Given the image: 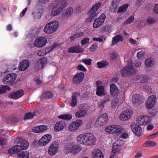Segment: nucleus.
<instances>
[{"label": "nucleus", "mask_w": 158, "mask_h": 158, "mask_svg": "<svg viewBox=\"0 0 158 158\" xmlns=\"http://www.w3.org/2000/svg\"><path fill=\"white\" fill-rule=\"evenodd\" d=\"M79 144L86 146H91L95 145L97 141V138L91 133L81 134L76 138Z\"/></svg>", "instance_id": "obj_1"}, {"label": "nucleus", "mask_w": 158, "mask_h": 158, "mask_svg": "<svg viewBox=\"0 0 158 158\" xmlns=\"http://www.w3.org/2000/svg\"><path fill=\"white\" fill-rule=\"evenodd\" d=\"M129 56V52L126 53L124 55L125 61L128 62H129L128 64H130V65L125 67L122 70V75L124 76L132 74L135 72V70L133 67V63L131 62L130 61V59Z\"/></svg>", "instance_id": "obj_2"}, {"label": "nucleus", "mask_w": 158, "mask_h": 158, "mask_svg": "<svg viewBox=\"0 0 158 158\" xmlns=\"http://www.w3.org/2000/svg\"><path fill=\"white\" fill-rule=\"evenodd\" d=\"M124 130L123 127L120 125H113L108 126L106 127L105 131L107 133L115 135H119Z\"/></svg>", "instance_id": "obj_3"}, {"label": "nucleus", "mask_w": 158, "mask_h": 158, "mask_svg": "<svg viewBox=\"0 0 158 158\" xmlns=\"http://www.w3.org/2000/svg\"><path fill=\"white\" fill-rule=\"evenodd\" d=\"M58 22L56 20L51 21L44 27V31L45 33L50 34L53 33L56 31L59 27Z\"/></svg>", "instance_id": "obj_4"}, {"label": "nucleus", "mask_w": 158, "mask_h": 158, "mask_svg": "<svg viewBox=\"0 0 158 158\" xmlns=\"http://www.w3.org/2000/svg\"><path fill=\"white\" fill-rule=\"evenodd\" d=\"M67 150L73 154H77L81 150V148L79 145L70 142L65 145V152H66Z\"/></svg>", "instance_id": "obj_5"}, {"label": "nucleus", "mask_w": 158, "mask_h": 158, "mask_svg": "<svg viewBox=\"0 0 158 158\" xmlns=\"http://www.w3.org/2000/svg\"><path fill=\"white\" fill-rule=\"evenodd\" d=\"M101 5V2H99L94 5L88 11L87 15L91 20L95 18L97 15V10Z\"/></svg>", "instance_id": "obj_6"}, {"label": "nucleus", "mask_w": 158, "mask_h": 158, "mask_svg": "<svg viewBox=\"0 0 158 158\" xmlns=\"http://www.w3.org/2000/svg\"><path fill=\"white\" fill-rule=\"evenodd\" d=\"M59 148V143L55 141L52 142L49 146L48 150V153L50 156L56 155L58 151Z\"/></svg>", "instance_id": "obj_7"}, {"label": "nucleus", "mask_w": 158, "mask_h": 158, "mask_svg": "<svg viewBox=\"0 0 158 158\" xmlns=\"http://www.w3.org/2000/svg\"><path fill=\"white\" fill-rule=\"evenodd\" d=\"M82 124V121L80 119L72 122L69 125L68 130L71 132H75L78 129Z\"/></svg>", "instance_id": "obj_8"}, {"label": "nucleus", "mask_w": 158, "mask_h": 158, "mask_svg": "<svg viewBox=\"0 0 158 158\" xmlns=\"http://www.w3.org/2000/svg\"><path fill=\"white\" fill-rule=\"evenodd\" d=\"M96 84L97 86V91L96 93V95L99 96L106 95L107 92L105 87L102 85V82L98 81L96 82Z\"/></svg>", "instance_id": "obj_9"}, {"label": "nucleus", "mask_w": 158, "mask_h": 158, "mask_svg": "<svg viewBox=\"0 0 158 158\" xmlns=\"http://www.w3.org/2000/svg\"><path fill=\"white\" fill-rule=\"evenodd\" d=\"M156 101V98L155 95L149 96L145 102V105L146 108L150 109L155 105Z\"/></svg>", "instance_id": "obj_10"}, {"label": "nucleus", "mask_w": 158, "mask_h": 158, "mask_svg": "<svg viewBox=\"0 0 158 158\" xmlns=\"http://www.w3.org/2000/svg\"><path fill=\"white\" fill-rule=\"evenodd\" d=\"M108 121L107 114L104 113L101 115L96 121L95 124L97 126H102L106 124Z\"/></svg>", "instance_id": "obj_11"}, {"label": "nucleus", "mask_w": 158, "mask_h": 158, "mask_svg": "<svg viewBox=\"0 0 158 158\" xmlns=\"http://www.w3.org/2000/svg\"><path fill=\"white\" fill-rule=\"evenodd\" d=\"M47 42V40L45 37L41 36L37 38L35 40L34 45L37 48L44 46Z\"/></svg>", "instance_id": "obj_12"}, {"label": "nucleus", "mask_w": 158, "mask_h": 158, "mask_svg": "<svg viewBox=\"0 0 158 158\" xmlns=\"http://www.w3.org/2000/svg\"><path fill=\"white\" fill-rule=\"evenodd\" d=\"M133 114L132 111L127 109L122 112L119 116V119L122 121H126L130 119Z\"/></svg>", "instance_id": "obj_13"}, {"label": "nucleus", "mask_w": 158, "mask_h": 158, "mask_svg": "<svg viewBox=\"0 0 158 158\" xmlns=\"http://www.w3.org/2000/svg\"><path fill=\"white\" fill-rule=\"evenodd\" d=\"M151 121L150 117L148 116H140L138 117L137 122L140 125L143 126L149 123Z\"/></svg>", "instance_id": "obj_14"}, {"label": "nucleus", "mask_w": 158, "mask_h": 158, "mask_svg": "<svg viewBox=\"0 0 158 158\" xmlns=\"http://www.w3.org/2000/svg\"><path fill=\"white\" fill-rule=\"evenodd\" d=\"M106 18L105 14H102L98 18L94 20L93 24V27L97 28L101 26L104 23Z\"/></svg>", "instance_id": "obj_15"}, {"label": "nucleus", "mask_w": 158, "mask_h": 158, "mask_svg": "<svg viewBox=\"0 0 158 158\" xmlns=\"http://www.w3.org/2000/svg\"><path fill=\"white\" fill-rule=\"evenodd\" d=\"M52 136L50 134L43 136L39 140V143L41 146H44L48 144L52 139Z\"/></svg>", "instance_id": "obj_16"}, {"label": "nucleus", "mask_w": 158, "mask_h": 158, "mask_svg": "<svg viewBox=\"0 0 158 158\" xmlns=\"http://www.w3.org/2000/svg\"><path fill=\"white\" fill-rule=\"evenodd\" d=\"M131 130L134 134L137 136H140L142 133V130L141 127L137 123H132L130 125Z\"/></svg>", "instance_id": "obj_17"}, {"label": "nucleus", "mask_w": 158, "mask_h": 158, "mask_svg": "<svg viewBox=\"0 0 158 158\" xmlns=\"http://www.w3.org/2000/svg\"><path fill=\"white\" fill-rule=\"evenodd\" d=\"M47 62V60L46 57L40 58L35 64L34 67L36 69H41L44 68Z\"/></svg>", "instance_id": "obj_18"}, {"label": "nucleus", "mask_w": 158, "mask_h": 158, "mask_svg": "<svg viewBox=\"0 0 158 158\" xmlns=\"http://www.w3.org/2000/svg\"><path fill=\"white\" fill-rule=\"evenodd\" d=\"M17 75L15 73H11L5 76L2 81L5 84H8L13 82L16 79Z\"/></svg>", "instance_id": "obj_19"}, {"label": "nucleus", "mask_w": 158, "mask_h": 158, "mask_svg": "<svg viewBox=\"0 0 158 158\" xmlns=\"http://www.w3.org/2000/svg\"><path fill=\"white\" fill-rule=\"evenodd\" d=\"M143 97L139 94H134L132 98V102L134 106H137L142 102Z\"/></svg>", "instance_id": "obj_20"}, {"label": "nucleus", "mask_w": 158, "mask_h": 158, "mask_svg": "<svg viewBox=\"0 0 158 158\" xmlns=\"http://www.w3.org/2000/svg\"><path fill=\"white\" fill-rule=\"evenodd\" d=\"M123 143V141L121 140L118 139L115 141L113 144L112 149L113 152L115 153L119 151Z\"/></svg>", "instance_id": "obj_21"}, {"label": "nucleus", "mask_w": 158, "mask_h": 158, "mask_svg": "<svg viewBox=\"0 0 158 158\" xmlns=\"http://www.w3.org/2000/svg\"><path fill=\"white\" fill-rule=\"evenodd\" d=\"M84 73L82 72L76 74L73 78V82L76 84L81 82L84 77Z\"/></svg>", "instance_id": "obj_22"}, {"label": "nucleus", "mask_w": 158, "mask_h": 158, "mask_svg": "<svg viewBox=\"0 0 158 158\" xmlns=\"http://www.w3.org/2000/svg\"><path fill=\"white\" fill-rule=\"evenodd\" d=\"M43 12V8L42 7L40 6L39 8L37 7H36L32 13L34 18L35 19H40L42 16Z\"/></svg>", "instance_id": "obj_23"}, {"label": "nucleus", "mask_w": 158, "mask_h": 158, "mask_svg": "<svg viewBox=\"0 0 158 158\" xmlns=\"http://www.w3.org/2000/svg\"><path fill=\"white\" fill-rule=\"evenodd\" d=\"M48 129V127L47 126L42 125L33 127L32 131L35 133H40L45 131Z\"/></svg>", "instance_id": "obj_24"}, {"label": "nucleus", "mask_w": 158, "mask_h": 158, "mask_svg": "<svg viewBox=\"0 0 158 158\" xmlns=\"http://www.w3.org/2000/svg\"><path fill=\"white\" fill-rule=\"evenodd\" d=\"M24 91L22 90H19L16 92L10 94L9 95L10 98L16 99L22 97L24 94Z\"/></svg>", "instance_id": "obj_25"}, {"label": "nucleus", "mask_w": 158, "mask_h": 158, "mask_svg": "<svg viewBox=\"0 0 158 158\" xmlns=\"http://www.w3.org/2000/svg\"><path fill=\"white\" fill-rule=\"evenodd\" d=\"M66 126V124L65 122L61 121L56 123L54 129L56 131H59L62 130Z\"/></svg>", "instance_id": "obj_26"}, {"label": "nucleus", "mask_w": 158, "mask_h": 158, "mask_svg": "<svg viewBox=\"0 0 158 158\" xmlns=\"http://www.w3.org/2000/svg\"><path fill=\"white\" fill-rule=\"evenodd\" d=\"M83 51V49L78 45L73 46L69 48L68 52L69 53H77L81 52Z\"/></svg>", "instance_id": "obj_27"}, {"label": "nucleus", "mask_w": 158, "mask_h": 158, "mask_svg": "<svg viewBox=\"0 0 158 158\" xmlns=\"http://www.w3.org/2000/svg\"><path fill=\"white\" fill-rule=\"evenodd\" d=\"M29 65V62L27 60H23L20 63L19 69L20 71H25L28 69Z\"/></svg>", "instance_id": "obj_28"}, {"label": "nucleus", "mask_w": 158, "mask_h": 158, "mask_svg": "<svg viewBox=\"0 0 158 158\" xmlns=\"http://www.w3.org/2000/svg\"><path fill=\"white\" fill-rule=\"evenodd\" d=\"M110 92L113 96H115L119 93V90L117 86L114 84H111L110 85Z\"/></svg>", "instance_id": "obj_29"}, {"label": "nucleus", "mask_w": 158, "mask_h": 158, "mask_svg": "<svg viewBox=\"0 0 158 158\" xmlns=\"http://www.w3.org/2000/svg\"><path fill=\"white\" fill-rule=\"evenodd\" d=\"M54 6H56L58 9L60 10L61 11L62 10L65 8L67 6V2L65 0H60Z\"/></svg>", "instance_id": "obj_30"}, {"label": "nucleus", "mask_w": 158, "mask_h": 158, "mask_svg": "<svg viewBox=\"0 0 158 158\" xmlns=\"http://www.w3.org/2000/svg\"><path fill=\"white\" fill-rule=\"evenodd\" d=\"M80 97V94L77 92L75 93L72 96V100L69 103L70 105L72 107L75 106L77 105V98Z\"/></svg>", "instance_id": "obj_31"}, {"label": "nucleus", "mask_w": 158, "mask_h": 158, "mask_svg": "<svg viewBox=\"0 0 158 158\" xmlns=\"http://www.w3.org/2000/svg\"><path fill=\"white\" fill-rule=\"evenodd\" d=\"M21 150L20 149V148L19 145H18L9 149L8 150V152L10 154H13L19 152Z\"/></svg>", "instance_id": "obj_32"}, {"label": "nucleus", "mask_w": 158, "mask_h": 158, "mask_svg": "<svg viewBox=\"0 0 158 158\" xmlns=\"http://www.w3.org/2000/svg\"><path fill=\"white\" fill-rule=\"evenodd\" d=\"M93 156V158H104L102 153L99 150H96L94 151Z\"/></svg>", "instance_id": "obj_33"}, {"label": "nucleus", "mask_w": 158, "mask_h": 158, "mask_svg": "<svg viewBox=\"0 0 158 158\" xmlns=\"http://www.w3.org/2000/svg\"><path fill=\"white\" fill-rule=\"evenodd\" d=\"M145 64L147 68H150L154 66V63L152 58H148L145 60Z\"/></svg>", "instance_id": "obj_34"}, {"label": "nucleus", "mask_w": 158, "mask_h": 158, "mask_svg": "<svg viewBox=\"0 0 158 158\" xmlns=\"http://www.w3.org/2000/svg\"><path fill=\"white\" fill-rule=\"evenodd\" d=\"M87 114V111L85 110H81L75 113V116L77 118H81L85 116Z\"/></svg>", "instance_id": "obj_35"}, {"label": "nucleus", "mask_w": 158, "mask_h": 158, "mask_svg": "<svg viewBox=\"0 0 158 158\" xmlns=\"http://www.w3.org/2000/svg\"><path fill=\"white\" fill-rule=\"evenodd\" d=\"M19 146L21 150H26L28 148L29 146V144L27 141L23 140L20 142Z\"/></svg>", "instance_id": "obj_36"}, {"label": "nucleus", "mask_w": 158, "mask_h": 158, "mask_svg": "<svg viewBox=\"0 0 158 158\" xmlns=\"http://www.w3.org/2000/svg\"><path fill=\"white\" fill-rule=\"evenodd\" d=\"M38 112L37 111H35L34 113L31 112L27 113L25 115L24 117V120H26L27 119H29L32 118L34 116L37 115Z\"/></svg>", "instance_id": "obj_37"}, {"label": "nucleus", "mask_w": 158, "mask_h": 158, "mask_svg": "<svg viewBox=\"0 0 158 158\" xmlns=\"http://www.w3.org/2000/svg\"><path fill=\"white\" fill-rule=\"evenodd\" d=\"M123 40V36L119 35H117L113 38L112 44H116L119 41H122Z\"/></svg>", "instance_id": "obj_38"}, {"label": "nucleus", "mask_w": 158, "mask_h": 158, "mask_svg": "<svg viewBox=\"0 0 158 158\" xmlns=\"http://www.w3.org/2000/svg\"><path fill=\"white\" fill-rule=\"evenodd\" d=\"M83 35L84 33L82 32H77L70 37V39L71 41H73L76 39L80 37Z\"/></svg>", "instance_id": "obj_39"}, {"label": "nucleus", "mask_w": 158, "mask_h": 158, "mask_svg": "<svg viewBox=\"0 0 158 158\" xmlns=\"http://www.w3.org/2000/svg\"><path fill=\"white\" fill-rule=\"evenodd\" d=\"M61 11L58 9L56 6L54 5L52 10L51 15L52 16H55L60 13Z\"/></svg>", "instance_id": "obj_40"}, {"label": "nucleus", "mask_w": 158, "mask_h": 158, "mask_svg": "<svg viewBox=\"0 0 158 158\" xmlns=\"http://www.w3.org/2000/svg\"><path fill=\"white\" fill-rule=\"evenodd\" d=\"M108 64L109 63L106 60H103L98 62L97 63L98 67L99 68L105 67L108 65Z\"/></svg>", "instance_id": "obj_41"}, {"label": "nucleus", "mask_w": 158, "mask_h": 158, "mask_svg": "<svg viewBox=\"0 0 158 158\" xmlns=\"http://www.w3.org/2000/svg\"><path fill=\"white\" fill-rule=\"evenodd\" d=\"M58 118L61 119L69 120L72 119V116L70 114H65L59 116Z\"/></svg>", "instance_id": "obj_42"}, {"label": "nucleus", "mask_w": 158, "mask_h": 158, "mask_svg": "<svg viewBox=\"0 0 158 158\" xmlns=\"http://www.w3.org/2000/svg\"><path fill=\"white\" fill-rule=\"evenodd\" d=\"M10 89L7 85L3 86L0 87V94L6 93L7 91H10Z\"/></svg>", "instance_id": "obj_43"}, {"label": "nucleus", "mask_w": 158, "mask_h": 158, "mask_svg": "<svg viewBox=\"0 0 158 158\" xmlns=\"http://www.w3.org/2000/svg\"><path fill=\"white\" fill-rule=\"evenodd\" d=\"M156 145V143L151 140L148 141L146 142L143 144V146L145 147H149L150 146H154Z\"/></svg>", "instance_id": "obj_44"}, {"label": "nucleus", "mask_w": 158, "mask_h": 158, "mask_svg": "<svg viewBox=\"0 0 158 158\" xmlns=\"http://www.w3.org/2000/svg\"><path fill=\"white\" fill-rule=\"evenodd\" d=\"M20 158H28L29 156V152L25 151L18 154Z\"/></svg>", "instance_id": "obj_45"}, {"label": "nucleus", "mask_w": 158, "mask_h": 158, "mask_svg": "<svg viewBox=\"0 0 158 158\" xmlns=\"http://www.w3.org/2000/svg\"><path fill=\"white\" fill-rule=\"evenodd\" d=\"M128 4H125L120 6L118 9V12L119 13L123 12L126 10L128 7Z\"/></svg>", "instance_id": "obj_46"}, {"label": "nucleus", "mask_w": 158, "mask_h": 158, "mask_svg": "<svg viewBox=\"0 0 158 158\" xmlns=\"http://www.w3.org/2000/svg\"><path fill=\"white\" fill-rule=\"evenodd\" d=\"M111 107L112 108H115L119 105V100L117 98L114 99L112 101L111 103Z\"/></svg>", "instance_id": "obj_47"}, {"label": "nucleus", "mask_w": 158, "mask_h": 158, "mask_svg": "<svg viewBox=\"0 0 158 158\" xmlns=\"http://www.w3.org/2000/svg\"><path fill=\"white\" fill-rule=\"evenodd\" d=\"M73 13V9L72 7H69L66 10L65 14L67 16H69L72 15Z\"/></svg>", "instance_id": "obj_48"}, {"label": "nucleus", "mask_w": 158, "mask_h": 158, "mask_svg": "<svg viewBox=\"0 0 158 158\" xmlns=\"http://www.w3.org/2000/svg\"><path fill=\"white\" fill-rule=\"evenodd\" d=\"M134 20V16H131V17L128 19L125 22L124 24L126 25H128L131 23Z\"/></svg>", "instance_id": "obj_49"}, {"label": "nucleus", "mask_w": 158, "mask_h": 158, "mask_svg": "<svg viewBox=\"0 0 158 158\" xmlns=\"http://www.w3.org/2000/svg\"><path fill=\"white\" fill-rule=\"evenodd\" d=\"M92 60L90 59H84L82 61L86 64L90 65L91 64Z\"/></svg>", "instance_id": "obj_50"}, {"label": "nucleus", "mask_w": 158, "mask_h": 158, "mask_svg": "<svg viewBox=\"0 0 158 158\" xmlns=\"http://www.w3.org/2000/svg\"><path fill=\"white\" fill-rule=\"evenodd\" d=\"M98 45L97 44L95 43L92 44L89 48L90 51L93 52L95 51L97 48Z\"/></svg>", "instance_id": "obj_51"}, {"label": "nucleus", "mask_w": 158, "mask_h": 158, "mask_svg": "<svg viewBox=\"0 0 158 158\" xmlns=\"http://www.w3.org/2000/svg\"><path fill=\"white\" fill-rule=\"evenodd\" d=\"M89 39L88 38H85L82 39L81 41V43L82 46H84L89 42Z\"/></svg>", "instance_id": "obj_52"}, {"label": "nucleus", "mask_w": 158, "mask_h": 158, "mask_svg": "<svg viewBox=\"0 0 158 158\" xmlns=\"http://www.w3.org/2000/svg\"><path fill=\"white\" fill-rule=\"evenodd\" d=\"M147 22L150 24H153L155 23L156 20L152 18H149L147 19Z\"/></svg>", "instance_id": "obj_53"}, {"label": "nucleus", "mask_w": 158, "mask_h": 158, "mask_svg": "<svg viewBox=\"0 0 158 158\" xmlns=\"http://www.w3.org/2000/svg\"><path fill=\"white\" fill-rule=\"evenodd\" d=\"M118 6V2L117 0H113L112 3V6L113 9L115 10Z\"/></svg>", "instance_id": "obj_54"}, {"label": "nucleus", "mask_w": 158, "mask_h": 158, "mask_svg": "<svg viewBox=\"0 0 158 158\" xmlns=\"http://www.w3.org/2000/svg\"><path fill=\"white\" fill-rule=\"evenodd\" d=\"M82 10V6L80 5H78L76 6L75 9V12L76 13H80Z\"/></svg>", "instance_id": "obj_55"}, {"label": "nucleus", "mask_w": 158, "mask_h": 158, "mask_svg": "<svg viewBox=\"0 0 158 158\" xmlns=\"http://www.w3.org/2000/svg\"><path fill=\"white\" fill-rule=\"evenodd\" d=\"M145 54V52L143 51H142L138 52L137 54V56L139 58H140L143 57Z\"/></svg>", "instance_id": "obj_56"}, {"label": "nucleus", "mask_w": 158, "mask_h": 158, "mask_svg": "<svg viewBox=\"0 0 158 158\" xmlns=\"http://www.w3.org/2000/svg\"><path fill=\"white\" fill-rule=\"evenodd\" d=\"M6 144V140L3 138L0 137V145L3 147Z\"/></svg>", "instance_id": "obj_57"}, {"label": "nucleus", "mask_w": 158, "mask_h": 158, "mask_svg": "<svg viewBox=\"0 0 158 158\" xmlns=\"http://www.w3.org/2000/svg\"><path fill=\"white\" fill-rule=\"evenodd\" d=\"M45 97L48 98H51L52 97L53 94L50 92H47L44 94Z\"/></svg>", "instance_id": "obj_58"}, {"label": "nucleus", "mask_w": 158, "mask_h": 158, "mask_svg": "<svg viewBox=\"0 0 158 158\" xmlns=\"http://www.w3.org/2000/svg\"><path fill=\"white\" fill-rule=\"evenodd\" d=\"M149 80V78L148 76H144L141 79V82L142 83L147 82Z\"/></svg>", "instance_id": "obj_59"}, {"label": "nucleus", "mask_w": 158, "mask_h": 158, "mask_svg": "<svg viewBox=\"0 0 158 158\" xmlns=\"http://www.w3.org/2000/svg\"><path fill=\"white\" fill-rule=\"evenodd\" d=\"M143 3V2L142 0H137L135 3V5L137 7H139Z\"/></svg>", "instance_id": "obj_60"}, {"label": "nucleus", "mask_w": 158, "mask_h": 158, "mask_svg": "<svg viewBox=\"0 0 158 158\" xmlns=\"http://www.w3.org/2000/svg\"><path fill=\"white\" fill-rule=\"evenodd\" d=\"M158 135V131L156 132V133L149 135L148 136V139L154 138L156 137Z\"/></svg>", "instance_id": "obj_61"}, {"label": "nucleus", "mask_w": 158, "mask_h": 158, "mask_svg": "<svg viewBox=\"0 0 158 158\" xmlns=\"http://www.w3.org/2000/svg\"><path fill=\"white\" fill-rule=\"evenodd\" d=\"M77 69L80 71L85 72L86 71V69L82 65H80L77 66Z\"/></svg>", "instance_id": "obj_62"}, {"label": "nucleus", "mask_w": 158, "mask_h": 158, "mask_svg": "<svg viewBox=\"0 0 158 158\" xmlns=\"http://www.w3.org/2000/svg\"><path fill=\"white\" fill-rule=\"evenodd\" d=\"M105 95V96L104 97L103 100V101L104 102L106 103L109 101L110 95H107V94Z\"/></svg>", "instance_id": "obj_63"}, {"label": "nucleus", "mask_w": 158, "mask_h": 158, "mask_svg": "<svg viewBox=\"0 0 158 158\" xmlns=\"http://www.w3.org/2000/svg\"><path fill=\"white\" fill-rule=\"evenodd\" d=\"M120 135V137L123 139H126L127 138L128 136V134L126 132L122 134L121 133Z\"/></svg>", "instance_id": "obj_64"}]
</instances>
